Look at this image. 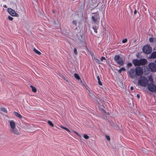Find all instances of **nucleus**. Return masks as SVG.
Instances as JSON below:
<instances>
[{"label":"nucleus","mask_w":156,"mask_h":156,"mask_svg":"<svg viewBox=\"0 0 156 156\" xmlns=\"http://www.w3.org/2000/svg\"><path fill=\"white\" fill-rule=\"evenodd\" d=\"M148 82V79L145 77L141 76L139 77L138 80V84L142 86H146Z\"/></svg>","instance_id":"f257e3e1"},{"label":"nucleus","mask_w":156,"mask_h":156,"mask_svg":"<svg viewBox=\"0 0 156 156\" xmlns=\"http://www.w3.org/2000/svg\"><path fill=\"white\" fill-rule=\"evenodd\" d=\"M95 101H96L98 103V104L100 105L99 106V107L100 108V110L102 112H104L108 115H109V113L108 112H106L102 108V107L103 106V100H100L98 98L97 99V100H95Z\"/></svg>","instance_id":"f03ea898"},{"label":"nucleus","mask_w":156,"mask_h":156,"mask_svg":"<svg viewBox=\"0 0 156 156\" xmlns=\"http://www.w3.org/2000/svg\"><path fill=\"white\" fill-rule=\"evenodd\" d=\"M143 51L145 54H150L152 51L151 48L149 45H145L143 48Z\"/></svg>","instance_id":"7ed1b4c3"},{"label":"nucleus","mask_w":156,"mask_h":156,"mask_svg":"<svg viewBox=\"0 0 156 156\" xmlns=\"http://www.w3.org/2000/svg\"><path fill=\"white\" fill-rule=\"evenodd\" d=\"M128 73L129 76L132 79H134L137 78L135 69H130Z\"/></svg>","instance_id":"20e7f679"},{"label":"nucleus","mask_w":156,"mask_h":156,"mask_svg":"<svg viewBox=\"0 0 156 156\" xmlns=\"http://www.w3.org/2000/svg\"><path fill=\"white\" fill-rule=\"evenodd\" d=\"M91 17L92 20L94 23H96L99 19V16L98 13L96 12L95 13H92Z\"/></svg>","instance_id":"39448f33"},{"label":"nucleus","mask_w":156,"mask_h":156,"mask_svg":"<svg viewBox=\"0 0 156 156\" xmlns=\"http://www.w3.org/2000/svg\"><path fill=\"white\" fill-rule=\"evenodd\" d=\"M88 95L91 99L94 101L98 98L97 94L89 90H88Z\"/></svg>","instance_id":"423d86ee"},{"label":"nucleus","mask_w":156,"mask_h":156,"mask_svg":"<svg viewBox=\"0 0 156 156\" xmlns=\"http://www.w3.org/2000/svg\"><path fill=\"white\" fill-rule=\"evenodd\" d=\"M8 11L9 13L12 16H15L16 17L19 16V15L18 14L16 13L14 10H13L11 8H8Z\"/></svg>","instance_id":"0eeeda50"},{"label":"nucleus","mask_w":156,"mask_h":156,"mask_svg":"<svg viewBox=\"0 0 156 156\" xmlns=\"http://www.w3.org/2000/svg\"><path fill=\"white\" fill-rule=\"evenodd\" d=\"M135 70L137 77V76H140L142 75L143 71L142 69L140 67H137Z\"/></svg>","instance_id":"6e6552de"},{"label":"nucleus","mask_w":156,"mask_h":156,"mask_svg":"<svg viewBox=\"0 0 156 156\" xmlns=\"http://www.w3.org/2000/svg\"><path fill=\"white\" fill-rule=\"evenodd\" d=\"M10 131L14 134L19 135H20V130L18 128L17 129L16 128L14 129H10Z\"/></svg>","instance_id":"1a4fd4ad"},{"label":"nucleus","mask_w":156,"mask_h":156,"mask_svg":"<svg viewBox=\"0 0 156 156\" xmlns=\"http://www.w3.org/2000/svg\"><path fill=\"white\" fill-rule=\"evenodd\" d=\"M149 67L151 71L155 72L156 71V64L154 63L149 64Z\"/></svg>","instance_id":"9d476101"},{"label":"nucleus","mask_w":156,"mask_h":156,"mask_svg":"<svg viewBox=\"0 0 156 156\" xmlns=\"http://www.w3.org/2000/svg\"><path fill=\"white\" fill-rule=\"evenodd\" d=\"M78 39L80 41L83 42L84 39V36L82 33H79L77 35Z\"/></svg>","instance_id":"9b49d317"},{"label":"nucleus","mask_w":156,"mask_h":156,"mask_svg":"<svg viewBox=\"0 0 156 156\" xmlns=\"http://www.w3.org/2000/svg\"><path fill=\"white\" fill-rule=\"evenodd\" d=\"M140 62L139 60H137V59H133L132 61L133 64L135 66H140Z\"/></svg>","instance_id":"f8f14e48"},{"label":"nucleus","mask_w":156,"mask_h":156,"mask_svg":"<svg viewBox=\"0 0 156 156\" xmlns=\"http://www.w3.org/2000/svg\"><path fill=\"white\" fill-rule=\"evenodd\" d=\"M139 60L140 65H144L147 62V61L145 59H141Z\"/></svg>","instance_id":"ddd939ff"},{"label":"nucleus","mask_w":156,"mask_h":156,"mask_svg":"<svg viewBox=\"0 0 156 156\" xmlns=\"http://www.w3.org/2000/svg\"><path fill=\"white\" fill-rule=\"evenodd\" d=\"M118 65L123 66L124 64V62L123 61L122 58H121L116 62Z\"/></svg>","instance_id":"4468645a"},{"label":"nucleus","mask_w":156,"mask_h":156,"mask_svg":"<svg viewBox=\"0 0 156 156\" xmlns=\"http://www.w3.org/2000/svg\"><path fill=\"white\" fill-rule=\"evenodd\" d=\"M9 123L11 127L10 129H13L16 128V124L13 121H11Z\"/></svg>","instance_id":"2eb2a0df"},{"label":"nucleus","mask_w":156,"mask_h":156,"mask_svg":"<svg viewBox=\"0 0 156 156\" xmlns=\"http://www.w3.org/2000/svg\"><path fill=\"white\" fill-rule=\"evenodd\" d=\"M150 58H156V51L153 52L151 54V55L149 57Z\"/></svg>","instance_id":"dca6fc26"},{"label":"nucleus","mask_w":156,"mask_h":156,"mask_svg":"<svg viewBox=\"0 0 156 156\" xmlns=\"http://www.w3.org/2000/svg\"><path fill=\"white\" fill-rule=\"evenodd\" d=\"M13 113L15 116H16L17 117L21 119L22 118V116L20 114H19V113L17 112H13Z\"/></svg>","instance_id":"f3484780"},{"label":"nucleus","mask_w":156,"mask_h":156,"mask_svg":"<svg viewBox=\"0 0 156 156\" xmlns=\"http://www.w3.org/2000/svg\"><path fill=\"white\" fill-rule=\"evenodd\" d=\"M30 87L31 88L33 92L34 93H36L37 92V90L35 87H34L32 85H30Z\"/></svg>","instance_id":"a211bd4d"},{"label":"nucleus","mask_w":156,"mask_h":156,"mask_svg":"<svg viewBox=\"0 0 156 156\" xmlns=\"http://www.w3.org/2000/svg\"><path fill=\"white\" fill-rule=\"evenodd\" d=\"M121 58L120 57V56L119 55H116L114 58V60L115 61V62L118 61Z\"/></svg>","instance_id":"6ab92c4d"},{"label":"nucleus","mask_w":156,"mask_h":156,"mask_svg":"<svg viewBox=\"0 0 156 156\" xmlns=\"http://www.w3.org/2000/svg\"><path fill=\"white\" fill-rule=\"evenodd\" d=\"M34 51L35 52L36 54H38V55H41V53L40 52L37 50L35 48H34L33 49Z\"/></svg>","instance_id":"aec40b11"},{"label":"nucleus","mask_w":156,"mask_h":156,"mask_svg":"<svg viewBox=\"0 0 156 156\" xmlns=\"http://www.w3.org/2000/svg\"><path fill=\"white\" fill-rule=\"evenodd\" d=\"M60 127L62 129H65V130H66V131H67L68 132H70V131L66 127L63 126H62L61 125V126H60Z\"/></svg>","instance_id":"412c9836"},{"label":"nucleus","mask_w":156,"mask_h":156,"mask_svg":"<svg viewBox=\"0 0 156 156\" xmlns=\"http://www.w3.org/2000/svg\"><path fill=\"white\" fill-rule=\"evenodd\" d=\"M74 76L76 79L78 80H80V76L77 73H75L74 74Z\"/></svg>","instance_id":"4be33fe9"},{"label":"nucleus","mask_w":156,"mask_h":156,"mask_svg":"<svg viewBox=\"0 0 156 156\" xmlns=\"http://www.w3.org/2000/svg\"><path fill=\"white\" fill-rule=\"evenodd\" d=\"M97 78L98 80V83L100 85H102V83L100 81V78L99 76H98Z\"/></svg>","instance_id":"5701e85b"},{"label":"nucleus","mask_w":156,"mask_h":156,"mask_svg":"<svg viewBox=\"0 0 156 156\" xmlns=\"http://www.w3.org/2000/svg\"><path fill=\"white\" fill-rule=\"evenodd\" d=\"M126 70L125 68L124 67H122L118 70V72L119 73H121L122 72V71H126Z\"/></svg>","instance_id":"b1692460"},{"label":"nucleus","mask_w":156,"mask_h":156,"mask_svg":"<svg viewBox=\"0 0 156 156\" xmlns=\"http://www.w3.org/2000/svg\"><path fill=\"white\" fill-rule=\"evenodd\" d=\"M47 122H48V124L50 126H51L53 127L54 126V124H53V123L51 121H50V120H48L47 121Z\"/></svg>","instance_id":"393cba45"},{"label":"nucleus","mask_w":156,"mask_h":156,"mask_svg":"<svg viewBox=\"0 0 156 156\" xmlns=\"http://www.w3.org/2000/svg\"><path fill=\"white\" fill-rule=\"evenodd\" d=\"M94 60L95 61V62L98 63V64H100V61L98 59H97V58H94Z\"/></svg>","instance_id":"a878e982"},{"label":"nucleus","mask_w":156,"mask_h":156,"mask_svg":"<svg viewBox=\"0 0 156 156\" xmlns=\"http://www.w3.org/2000/svg\"><path fill=\"white\" fill-rule=\"evenodd\" d=\"M1 110L5 113H7V110L5 108H1Z\"/></svg>","instance_id":"bb28decb"},{"label":"nucleus","mask_w":156,"mask_h":156,"mask_svg":"<svg viewBox=\"0 0 156 156\" xmlns=\"http://www.w3.org/2000/svg\"><path fill=\"white\" fill-rule=\"evenodd\" d=\"M108 122L110 124V125L112 127H113L114 126V125L115 124V123L111 121H108Z\"/></svg>","instance_id":"cd10ccee"},{"label":"nucleus","mask_w":156,"mask_h":156,"mask_svg":"<svg viewBox=\"0 0 156 156\" xmlns=\"http://www.w3.org/2000/svg\"><path fill=\"white\" fill-rule=\"evenodd\" d=\"M113 127L115 129H118L119 128V126L117 124H115L114 126H113Z\"/></svg>","instance_id":"c85d7f7f"},{"label":"nucleus","mask_w":156,"mask_h":156,"mask_svg":"<svg viewBox=\"0 0 156 156\" xmlns=\"http://www.w3.org/2000/svg\"><path fill=\"white\" fill-rule=\"evenodd\" d=\"M83 137L86 139H88L89 138V136L86 134H84L83 135Z\"/></svg>","instance_id":"c756f323"},{"label":"nucleus","mask_w":156,"mask_h":156,"mask_svg":"<svg viewBox=\"0 0 156 156\" xmlns=\"http://www.w3.org/2000/svg\"><path fill=\"white\" fill-rule=\"evenodd\" d=\"M92 29H93V30L94 31L95 33H97V28H96V27L94 28V27H93L92 28Z\"/></svg>","instance_id":"7c9ffc66"},{"label":"nucleus","mask_w":156,"mask_h":156,"mask_svg":"<svg viewBox=\"0 0 156 156\" xmlns=\"http://www.w3.org/2000/svg\"><path fill=\"white\" fill-rule=\"evenodd\" d=\"M106 138L107 140L108 141H109V140H110V136H109L106 135Z\"/></svg>","instance_id":"2f4dec72"},{"label":"nucleus","mask_w":156,"mask_h":156,"mask_svg":"<svg viewBox=\"0 0 156 156\" xmlns=\"http://www.w3.org/2000/svg\"><path fill=\"white\" fill-rule=\"evenodd\" d=\"M132 64L131 63H129L127 64V66L128 67H129L132 66Z\"/></svg>","instance_id":"473e14b6"},{"label":"nucleus","mask_w":156,"mask_h":156,"mask_svg":"<svg viewBox=\"0 0 156 156\" xmlns=\"http://www.w3.org/2000/svg\"><path fill=\"white\" fill-rule=\"evenodd\" d=\"M74 52L75 55H77V51L76 49V48H74Z\"/></svg>","instance_id":"72a5a7b5"},{"label":"nucleus","mask_w":156,"mask_h":156,"mask_svg":"<svg viewBox=\"0 0 156 156\" xmlns=\"http://www.w3.org/2000/svg\"><path fill=\"white\" fill-rule=\"evenodd\" d=\"M61 77L63 79L66 80L67 82H68V80H66V77L64 76H61Z\"/></svg>","instance_id":"f704fd0d"},{"label":"nucleus","mask_w":156,"mask_h":156,"mask_svg":"<svg viewBox=\"0 0 156 156\" xmlns=\"http://www.w3.org/2000/svg\"><path fill=\"white\" fill-rule=\"evenodd\" d=\"M8 18L9 20L11 21H12L13 19L12 17L9 16L8 17Z\"/></svg>","instance_id":"c9c22d12"},{"label":"nucleus","mask_w":156,"mask_h":156,"mask_svg":"<svg viewBox=\"0 0 156 156\" xmlns=\"http://www.w3.org/2000/svg\"><path fill=\"white\" fill-rule=\"evenodd\" d=\"M127 41V39L126 38V39H124L122 40V42L123 43H125Z\"/></svg>","instance_id":"e433bc0d"},{"label":"nucleus","mask_w":156,"mask_h":156,"mask_svg":"<svg viewBox=\"0 0 156 156\" xmlns=\"http://www.w3.org/2000/svg\"><path fill=\"white\" fill-rule=\"evenodd\" d=\"M72 23L76 25L77 22L76 20H73Z\"/></svg>","instance_id":"4c0bfd02"},{"label":"nucleus","mask_w":156,"mask_h":156,"mask_svg":"<svg viewBox=\"0 0 156 156\" xmlns=\"http://www.w3.org/2000/svg\"><path fill=\"white\" fill-rule=\"evenodd\" d=\"M149 40L150 42H153V38L152 37H151L149 38Z\"/></svg>","instance_id":"58836bf2"},{"label":"nucleus","mask_w":156,"mask_h":156,"mask_svg":"<svg viewBox=\"0 0 156 156\" xmlns=\"http://www.w3.org/2000/svg\"><path fill=\"white\" fill-rule=\"evenodd\" d=\"M104 59L105 60V58L104 57H102L101 58V61H102L103 60H104Z\"/></svg>","instance_id":"ea45409f"},{"label":"nucleus","mask_w":156,"mask_h":156,"mask_svg":"<svg viewBox=\"0 0 156 156\" xmlns=\"http://www.w3.org/2000/svg\"><path fill=\"white\" fill-rule=\"evenodd\" d=\"M134 14H136L137 13V11L136 9L135 10L134 12Z\"/></svg>","instance_id":"a19ab883"},{"label":"nucleus","mask_w":156,"mask_h":156,"mask_svg":"<svg viewBox=\"0 0 156 156\" xmlns=\"http://www.w3.org/2000/svg\"><path fill=\"white\" fill-rule=\"evenodd\" d=\"M74 132L76 134H77V135L80 136L76 132H75V131H74Z\"/></svg>","instance_id":"79ce46f5"},{"label":"nucleus","mask_w":156,"mask_h":156,"mask_svg":"<svg viewBox=\"0 0 156 156\" xmlns=\"http://www.w3.org/2000/svg\"><path fill=\"white\" fill-rule=\"evenodd\" d=\"M137 98H139L140 97V95L139 94H137Z\"/></svg>","instance_id":"37998d69"},{"label":"nucleus","mask_w":156,"mask_h":156,"mask_svg":"<svg viewBox=\"0 0 156 156\" xmlns=\"http://www.w3.org/2000/svg\"><path fill=\"white\" fill-rule=\"evenodd\" d=\"M133 87L132 86H131V87H130V90H133Z\"/></svg>","instance_id":"c03bdc74"},{"label":"nucleus","mask_w":156,"mask_h":156,"mask_svg":"<svg viewBox=\"0 0 156 156\" xmlns=\"http://www.w3.org/2000/svg\"><path fill=\"white\" fill-rule=\"evenodd\" d=\"M80 80V82L82 83V84H83V82L82 81V80H81V79H80V80Z\"/></svg>","instance_id":"a18cd8bd"},{"label":"nucleus","mask_w":156,"mask_h":156,"mask_svg":"<svg viewBox=\"0 0 156 156\" xmlns=\"http://www.w3.org/2000/svg\"><path fill=\"white\" fill-rule=\"evenodd\" d=\"M4 7L5 8H6V5H5V6H4Z\"/></svg>","instance_id":"49530a36"},{"label":"nucleus","mask_w":156,"mask_h":156,"mask_svg":"<svg viewBox=\"0 0 156 156\" xmlns=\"http://www.w3.org/2000/svg\"><path fill=\"white\" fill-rule=\"evenodd\" d=\"M105 119H106L107 117H104Z\"/></svg>","instance_id":"de8ad7c7"},{"label":"nucleus","mask_w":156,"mask_h":156,"mask_svg":"<svg viewBox=\"0 0 156 156\" xmlns=\"http://www.w3.org/2000/svg\"><path fill=\"white\" fill-rule=\"evenodd\" d=\"M155 62L156 63V60H155Z\"/></svg>","instance_id":"09e8293b"},{"label":"nucleus","mask_w":156,"mask_h":156,"mask_svg":"<svg viewBox=\"0 0 156 156\" xmlns=\"http://www.w3.org/2000/svg\"><path fill=\"white\" fill-rule=\"evenodd\" d=\"M109 102L108 103V104H109Z\"/></svg>","instance_id":"8fccbe9b"},{"label":"nucleus","mask_w":156,"mask_h":156,"mask_svg":"<svg viewBox=\"0 0 156 156\" xmlns=\"http://www.w3.org/2000/svg\"><path fill=\"white\" fill-rule=\"evenodd\" d=\"M109 102L108 103V104H109Z\"/></svg>","instance_id":"3c124183"},{"label":"nucleus","mask_w":156,"mask_h":156,"mask_svg":"<svg viewBox=\"0 0 156 156\" xmlns=\"http://www.w3.org/2000/svg\"><path fill=\"white\" fill-rule=\"evenodd\" d=\"M109 102L108 103V104H109Z\"/></svg>","instance_id":"603ef678"}]
</instances>
